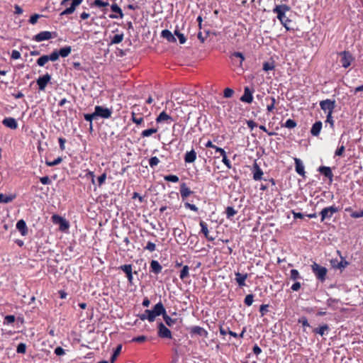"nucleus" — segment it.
I'll return each instance as SVG.
<instances>
[{"label": "nucleus", "mask_w": 363, "mask_h": 363, "mask_svg": "<svg viewBox=\"0 0 363 363\" xmlns=\"http://www.w3.org/2000/svg\"><path fill=\"white\" fill-rule=\"evenodd\" d=\"M320 106L325 113H333L335 107V101L331 99L323 100L320 102Z\"/></svg>", "instance_id": "obj_12"}, {"label": "nucleus", "mask_w": 363, "mask_h": 363, "mask_svg": "<svg viewBox=\"0 0 363 363\" xmlns=\"http://www.w3.org/2000/svg\"><path fill=\"white\" fill-rule=\"evenodd\" d=\"M164 312V307L162 302L157 303L152 310H145V313L138 315L142 320H148L150 322H153L157 316L162 315Z\"/></svg>", "instance_id": "obj_3"}, {"label": "nucleus", "mask_w": 363, "mask_h": 363, "mask_svg": "<svg viewBox=\"0 0 363 363\" xmlns=\"http://www.w3.org/2000/svg\"><path fill=\"white\" fill-rule=\"evenodd\" d=\"M160 162L159 159L157 157H152L149 160V164L151 167H154L155 166L157 165Z\"/></svg>", "instance_id": "obj_63"}, {"label": "nucleus", "mask_w": 363, "mask_h": 363, "mask_svg": "<svg viewBox=\"0 0 363 363\" xmlns=\"http://www.w3.org/2000/svg\"><path fill=\"white\" fill-rule=\"evenodd\" d=\"M96 118L104 119L109 118L111 116L112 109L101 106H96L94 108Z\"/></svg>", "instance_id": "obj_7"}, {"label": "nucleus", "mask_w": 363, "mask_h": 363, "mask_svg": "<svg viewBox=\"0 0 363 363\" xmlns=\"http://www.w3.org/2000/svg\"><path fill=\"white\" fill-rule=\"evenodd\" d=\"M43 16L41 15V14H38V13H34L33 15H31L30 16V18L28 20V22L30 23V24H35L37 22H38V20L40 18V17H43Z\"/></svg>", "instance_id": "obj_50"}, {"label": "nucleus", "mask_w": 363, "mask_h": 363, "mask_svg": "<svg viewBox=\"0 0 363 363\" xmlns=\"http://www.w3.org/2000/svg\"><path fill=\"white\" fill-rule=\"evenodd\" d=\"M121 348H122V345H118L115 348V350H114V351H113V352L111 354V358H110V362L111 363H114L115 362V361L116 360L118 356L119 355V354H120V352L121 351Z\"/></svg>", "instance_id": "obj_36"}, {"label": "nucleus", "mask_w": 363, "mask_h": 363, "mask_svg": "<svg viewBox=\"0 0 363 363\" xmlns=\"http://www.w3.org/2000/svg\"><path fill=\"white\" fill-rule=\"evenodd\" d=\"M230 58L233 63L238 67H242V62L245 60L244 55L240 52H233L231 55Z\"/></svg>", "instance_id": "obj_16"}, {"label": "nucleus", "mask_w": 363, "mask_h": 363, "mask_svg": "<svg viewBox=\"0 0 363 363\" xmlns=\"http://www.w3.org/2000/svg\"><path fill=\"white\" fill-rule=\"evenodd\" d=\"M118 269L122 270L128 278V280L130 284H133V269H132V264H123L118 267Z\"/></svg>", "instance_id": "obj_15"}, {"label": "nucleus", "mask_w": 363, "mask_h": 363, "mask_svg": "<svg viewBox=\"0 0 363 363\" xmlns=\"http://www.w3.org/2000/svg\"><path fill=\"white\" fill-rule=\"evenodd\" d=\"M253 91L248 86L245 87L244 94L240 98V101L247 104H251L253 101Z\"/></svg>", "instance_id": "obj_20"}, {"label": "nucleus", "mask_w": 363, "mask_h": 363, "mask_svg": "<svg viewBox=\"0 0 363 363\" xmlns=\"http://www.w3.org/2000/svg\"><path fill=\"white\" fill-rule=\"evenodd\" d=\"M156 121L157 123L167 122V123L169 124L174 121V119L165 111H162L157 116Z\"/></svg>", "instance_id": "obj_26"}, {"label": "nucleus", "mask_w": 363, "mask_h": 363, "mask_svg": "<svg viewBox=\"0 0 363 363\" xmlns=\"http://www.w3.org/2000/svg\"><path fill=\"white\" fill-rule=\"evenodd\" d=\"M253 298L254 296L252 294H247L244 299V303L247 306H250L253 303Z\"/></svg>", "instance_id": "obj_54"}, {"label": "nucleus", "mask_w": 363, "mask_h": 363, "mask_svg": "<svg viewBox=\"0 0 363 363\" xmlns=\"http://www.w3.org/2000/svg\"><path fill=\"white\" fill-rule=\"evenodd\" d=\"M322 126H323V123L320 121H316L315 123H314L311 129V134L313 136H315V137L318 136L321 131Z\"/></svg>", "instance_id": "obj_27"}, {"label": "nucleus", "mask_w": 363, "mask_h": 363, "mask_svg": "<svg viewBox=\"0 0 363 363\" xmlns=\"http://www.w3.org/2000/svg\"><path fill=\"white\" fill-rule=\"evenodd\" d=\"M337 253L340 255L341 260L338 261L337 259H332L330 261V265L333 269H340L342 272L350 264V263L344 257L342 256L340 250H337Z\"/></svg>", "instance_id": "obj_6"}, {"label": "nucleus", "mask_w": 363, "mask_h": 363, "mask_svg": "<svg viewBox=\"0 0 363 363\" xmlns=\"http://www.w3.org/2000/svg\"><path fill=\"white\" fill-rule=\"evenodd\" d=\"M2 123L6 128H9L12 130H16L18 128V123L16 120L12 117L5 118L2 121Z\"/></svg>", "instance_id": "obj_22"}, {"label": "nucleus", "mask_w": 363, "mask_h": 363, "mask_svg": "<svg viewBox=\"0 0 363 363\" xmlns=\"http://www.w3.org/2000/svg\"><path fill=\"white\" fill-rule=\"evenodd\" d=\"M297 123L293 119H288L285 122L284 125H282L283 127L287 128H294L296 127Z\"/></svg>", "instance_id": "obj_46"}, {"label": "nucleus", "mask_w": 363, "mask_h": 363, "mask_svg": "<svg viewBox=\"0 0 363 363\" xmlns=\"http://www.w3.org/2000/svg\"><path fill=\"white\" fill-rule=\"evenodd\" d=\"M333 113H328L326 116L325 123H328L330 125L331 128L334 127V120L332 116Z\"/></svg>", "instance_id": "obj_62"}, {"label": "nucleus", "mask_w": 363, "mask_h": 363, "mask_svg": "<svg viewBox=\"0 0 363 363\" xmlns=\"http://www.w3.org/2000/svg\"><path fill=\"white\" fill-rule=\"evenodd\" d=\"M144 250H147L150 252H153L156 250V245L155 243L152 242H148L147 245L144 247Z\"/></svg>", "instance_id": "obj_61"}, {"label": "nucleus", "mask_w": 363, "mask_h": 363, "mask_svg": "<svg viewBox=\"0 0 363 363\" xmlns=\"http://www.w3.org/2000/svg\"><path fill=\"white\" fill-rule=\"evenodd\" d=\"M157 130L156 128H149V129L143 130L141 133V136L143 138L149 137V136L152 135L153 133H157Z\"/></svg>", "instance_id": "obj_49"}, {"label": "nucleus", "mask_w": 363, "mask_h": 363, "mask_svg": "<svg viewBox=\"0 0 363 363\" xmlns=\"http://www.w3.org/2000/svg\"><path fill=\"white\" fill-rule=\"evenodd\" d=\"M59 225H60V228L62 230H67L69 227V223L65 218H64V220H62Z\"/></svg>", "instance_id": "obj_64"}, {"label": "nucleus", "mask_w": 363, "mask_h": 363, "mask_svg": "<svg viewBox=\"0 0 363 363\" xmlns=\"http://www.w3.org/2000/svg\"><path fill=\"white\" fill-rule=\"evenodd\" d=\"M196 159V152L194 150L186 152L184 156V162L186 163H193Z\"/></svg>", "instance_id": "obj_30"}, {"label": "nucleus", "mask_w": 363, "mask_h": 363, "mask_svg": "<svg viewBox=\"0 0 363 363\" xmlns=\"http://www.w3.org/2000/svg\"><path fill=\"white\" fill-rule=\"evenodd\" d=\"M238 211L234 209L232 206H228L225 208V213L226 217L228 219H230L232 217H233L235 214H237Z\"/></svg>", "instance_id": "obj_41"}, {"label": "nucleus", "mask_w": 363, "mask_h": 363, "mask_svg": "<svg viewBox=\"0 0 363 363\" xmlns=\"http://www.w3.org/2000/svg\"><path fill=\"white\" fill-rule=\"evenodd\" d=\"M111 11L113 12L119 14L121 18H122L123 16V13L122 9H121V7L118 4H113L111 6Z\"/></svg>", "instance_id": "obj_43"}, {"label": "nucleus", "mask_w": 363, "mask_h": 363, "mask_svg": "<svg viewBox=\"0 0 363 363\" xmlns=\"http://www.w3.org/2000/svg\"><path fill=\"white\" fill-rule=\"evenodd\" d=\"M252 172L253 174L254 180L259 181L262 179L264 173L256 162L252 165Z\"/></svg>", "instance_id": "obj_18"}, {"label": "nucleus", "mask_w": 363, "mask_h": 363, "mask_svg": "<svg viewBox=\"0 0 363 363\" xmlns=\"http://www.w3.org/2000/svg\"><path fill=\"white\" fill-rule=\"evenodd\" d=\"M340 303V299L330 298L327 300V305L329 308L333 310H337L339 308V305Z\"/></svg>", "instance_id": "obj_32"}, {"label": "nucleus", "mask_w": 363, "mask_h": 363, "mask_svg": "<svg viewBox=\"0 0 363 363\" xmlns=\"http://www.w3.org/2000/svg\"><path fill=\"white\" fill-rule=\"evenodd\" d=\"M164 179L167 182H171L174 183L178 182L179 181V177L174 174L166 175L164 176Z\"/></svg>", "instance_id": "obj_48"}, {"label": "nucleus", "mask_w": 363, "mask_h": 363, "mask_svg": "<svg viewBox=\"0 0 363 363\" xmlns=\"http://www.w3.org/2000/svg\"><path fill=\"white\" fill-rule=\"evenodd\" d=\"M338 211L339 208L335 206H331L323 208L320 213V215L321 216V222L324 221L325 219L331 218L333 214Z\"/></svg>", "instance_id": "obj_9"}, {"label": "nucleus", "mask_w": 363, "mask_h": 363, "mask_svg": "<svg viewBox=\"0 0 363 363\" xmlns=\"http://www.w3.org/2000/svg\"><path fill=\"white\" fill-rule=\"evenodd\" d=\"M62 162V157H58L57 158H56L53 161L46 160L45 164L48 167H53V166H55V165H57V164H60Z\"/></svg>", "instance_id": "obj_45"}, {"label": "nucleus", "mask_w": 363, "mask_h": 363, "mask_svg": "<svg viewBox=\"0 0 363 363\" xmlns=\"http://www.w3.org/2000/svg\"><path fill=\"white\" fill-rule=\"evenodd\" d=\"M184 207L187 209H189V210L196 212V213L199 211V208L196 205L190 203L189 202L184 203Z\"/></svg>", "instance_id": "obj_56"}, {"label": "nucleus", "mask_w": 363, "mask_h": 363, "mask_svg": "<svg viewBox=\"0 0 363 363\" xmlns=\"http://www.w3.org/2000/svg\"><path fill=\"white\" fill-rule=\"evenodd\" d=\"M234 94L233 89L230 88H225L223 91V96L225 98H230Z\"/></svg>", "instance_id": "obj_58"}, {"label": "nucleus", "mask_w": 363, "mask_h": 363, "mask_svg": "<svg viewBox=\"0 0 363 363\" xmlns=\"http://www.w3.org/2000/svg\"><path fill=\"white\" fill-rule=\"evenodd\" d=\"M52 220L55 224H60L62 220H64V218L59 215L54 214L52 216Z\"/></svg>", "instance_id": "obj_57"}, {"label": "nucleus", "mask_w": 363, "mask_h": 363, "mask_svg": "<svg viewBox=\"0 0 363 363\" xmlns=\"http://www.w3.org/2000/svg\"><path fill=\"white\" fill-rule=\"evenodd\" d=\"M84 118L86 121H89V123H92V121L96 118L94 112L92 113H84Z\"/></svg>", "instance_id": "obj_60"}, {"label": "nucleus", "mask_w": 363, "mask_h": 363, "mask_svg": "<svg viewBox=\"0 0 363 363\" xmlns=\"http://www.w3.org/2000/svg\"><path fill=\"white\" fill-rule=\"evenodd\" d=\"M162 267L157 260H152L150 262V272L158 274L162 272Z\"/></svg>", "instance_id": "obj_28"}, {"label": "nucleus", "mask_w": 363, "mask_h": 363, "mask_svg": "<svg viewBox=\"0 0 363 363\" xmlns=\"http://www.w3.org/2000/svg\"><path fill=\"white\" fill-rule=\"evenodd\" d=\"M199 225L201 226V232L204 235L206 238L209 241L214 240V238L209 236L208 233V225L203 220H201L199 223Z\"/></svg>", "instance_id": "obj_29"}, {"label": "nucleus", "mask_w": 363, "mask_h": 363, "mask_svg": "<svg viewBox=\"0 0 363 363\" xmlns=\"http://www.w3.org/2000/svg\"><path fill=\"white\" fill-rule=\"evenodd\" d=\"M91 5V6L102 8L108 6V3L102 0H94Z\"/></svg>", "instance_id": "obj_44"}, {"label": "nucleus", "mask_w": 363, "mask_h": 363, "mask_svg": "<svg viewBox=\"0 0 363 363\" xmlns=\"http://www.w3.org/2000/svg\"><path fill=\"white\" fill-rule=\"evenodd\" d=\"M330 331V327L328 324H323L318 328H315L312 330V332L315 335H320L323 336L327 335Z\"/></svg>", "instance_id": "obj_23"}, {"label": "nucleus", "mask_w": 363, "mask_h": 363, "mask_svg": "<svg viewBox=\"0 0 363 363\" xmlns=\"http://www.w3.org/2000/svg\"><path fill=\"white\" fill-rule=\"evenodd\" d=\"M52 79L51 74L49 73H46L43 74V76H40L36 79V84L38 86V91H44L45 90V88L47 85L50 82Z\"/></svg>", "instance_id": "obj_8"}, {"label": "nucleus", "mask_w": 363, "mask_h": 363, "mask_svg": "<svg viewBox=\"0 0 363 363\" xmlns=\"http://www.w3.org/2000/svg\"><path fill=\"white\" fill-rule=\"evenodd\" d=\"M57 35V32L42 31L33 37V40L36 42H42L43 40H48L51 38H56Z\"/></svg>", "instance_id": "obj_10"}, {"label": "nucleus", "mask_w": 363, "mask_h": 363, "mask_svg": "<svg viewBox=\"0 0 363 363\" xmlns=\"http://www.w3.org/2000/svg\"><path fill=\"white\" fill-rule=\"evenodd\" d=\"M339 143L342 144L336 149L335 152V156L342 157L344 155V152L345 150V146L344 145V143L342 142V138L340 139Z\"/></svg>", "instance_id": "obj_37"}, {"label": "nucleus", "mask_w": 363, "mask_h": 363, "mask_svg": "<svg viewBox=\"0 0 363 363\" xmlns=\"http://www.w3.org/2000/svg\"><path fill=\"white\" fill-rule=\"evenodd\" d=\"M311 269L318 280H319L321 282L325 281L328 272V269H326V267L314 262L311 265Z\"/></svg>", "instance_id": "obj_5"}, {"label": "nucleus", "mask_w": 363, "mask_h": 363, "mask_svg": "<svg viewBox=\"0 0 363 363\" xmlns=\"http://www.w3.org/2000/svg\"><path fill=\"white\" fill-rule=\"evenodd\" d=\"M123 40V34H115L113 37L111 38V44H118L121 43Z\"/></svg>", "instance_id": "obj_40"}, {"label": "nucleus", "mask_w": 363, "mask_h": 363, "mask_svg": "<svg viewBox=\"0 0 363 363\" xmlns=\"http://www.w3.org/2000/svg\"><path fill=\"white\" fill-rule=\"evenodd\" d=\"M16 198V195L10 194L7 195L6 194H0V203H8L11 202Z\"/></svg>", "instance_id": "obj_33"}, {"label": "nucleus", "mask_w": 363, "mask_h": 363, "mask_svg": "<svg viewBox=\"0 0 363 363\" xmlns=\"http://www.w3.org/2000/svg\"><path fill=\"white\" fill-rule=\"evenodd\" d=\"M161 36L166 39L169 43H175L176 38L174 35L169 30H163L161 33Z\"/></svg>", "instance_id": "obj_31"}, {"label": "nucleus", "mask_w": 363, "mask_h": 363, "mask_svg": "<svg viewBox=\"0 0 363 363\" xmlns=\"http://www.w3.org/2000/svg\"><path fill=\"white\" fill-rule=\"evenodd\" d=\"M150 113L149 109L145 106H142L141 108H138V114L148 116Z\"/></svg>", "instance_id": "obj_59"}, {"label": "nucleus", "mask_w": 363, "mask_h": 363, "mask_svg": "<svg viewBox=\"0 0 363 363\" xmlns=\"http://www.w3.org/2000/svg\"><path fill=\"white\" fill-rule=\"evenodd\" d=\"M106 177H107V175H106V172H104L102 174H101L99 177H98L97 182H98L99 186H101L105 183Z\"/></svg>", "instance_id": "obj_55"}, {"label": "nucleus", "mask_w": 363, "mask_h": 363, "mask_svg": "<svg viewBox=\"0 0 363 363\" xmlns=\"http://www.w3.org/2000/svg\"><path fill=\"white\" fill-rule=\"evenodd\" d=\"M290 279L293 281L301 279V277L297 269H291L290 271Z\"/></svg>", "instance_id": "obj_47"}, {"label": "nucleus", "mask_w": 363, "mask_h": 363, "mask_svg": "<svg viewBox=\"0 0 363 363\" xmlns=\"http://www.w3.org/2000/svg\"><path fill=\"white\" fill-rule=\"evenodd\" d=\"M174 35L177 36L179 38L180 44H184L186 41V38L184 34L181 33L179 30H176L174 31Z\"/></svg>", "instance_id": "obj_53"}, {"label": "nucleus", "mask_w": 363, "mask_h": 363, "mask_svg": "<svg viewBox=\"0 0 363 363\" xmlns=\"http://www.w3.org/2000/svg\"><path fill=\"white\" fill-rule=\"evenodd\" d=\"M157 335L160 338L172 339V332L162 322L157 325Z\"/></svg>", "instance_id": "obj_13"}, {"label": "nucleus", "mask_w": 363, "mask_h": 363, "mask_svg": "<svg viewBox=\"0 0 363 363\" xmlns=\"http://www.w3.org/2000/svg\"><path fill=\"white\" fill-rule=\"evenodd\" d=\"M275 66L274 62H264L263 64V70L265 72L273 70Z\"/></svg>", "instance_id": "obj_52"}, {"label": "nucleus", "mask_w": 363, "mask_h": 363, "mask_svg": "<svg viewBox=\"0 0 363 363\" xmlns=\"http://www.w3.org/2000/svg\"><path fill=\"white\" fill-rule=\"evenodd\" d=\"M189 333L191 336L196 335H199L201 337H203L206 338L208 337V331L206 330H205L203 328L199 326V325H196V326H193V327L190 328Z\"/></svg>", "instance_id": "obj_14"}, {"label": "nucleus", "mask_w": 363, "mask_h": 363, "mask_svg": "<svg viewBox=\"0 0 363 363\" xmlns=\"http://www.w3.org/2000/svg\"><path fill=\"white\" fill-rule=\"evenodd\" d=\"M318 171L323 175H324L325 177L330 179V182L333 181V173L332 172V169L329 167L326 166H320L318 169Z\"/></svg>", "instance_id": "obj_24"}, {"label": "nucleus", "mask_w": 363, "mask_h": 363, "mask_svg": "<svg viewBox=\"0 0 363 363\" xmlns=\"http://www.w3.org/2000/svg\"><path fill=\"white\" fill-rule=\"evenodd\" d=\"M235 280L240 287H243L246 286L245 281L248 277L247 273L242 274L239 272H235Z\"/></svg>", "instance_id": "obj_19"}, {"label": "nucleus", "mask_w": 363, "mask_h": 363, "mask_svg": "<svg viewBox=\"0 0 363 363\" xmlns=\"http://www.w3.org/2000/svg\"><path fill=\"white\" fill-rule=\"evenodd\" d=\"M16 228L21 233V235L26 236L28 233V227L24 220L21 219L16 223Z\"/></svg>", "instance_id": "obj_25"}, {"label": "nucleus", "mask_w": 363, "mask_h": 363, "mask_svg": "<svg viewBox=\"0 0 363 363\" xmlns=\"http://www.w3.org/2000/svg\"><path fill=\"white\" fill-rule=\"evenodd\" d=\"M26 345L23 342H21L16 347V352L18 354H25L26 352Z\"/></svg>", "instance_id": "obj_51"}, {"label": "nucleus", "mask_w": 363, "mask_h": 363, "mask_svg": "<svg viewBox=\"0 0 363 363\" xmlns=\"http://www.w3.org/2000/svg\"><path fill=\"white\" fill-rule=\"evenodd\" d=\"M72 52V47L69 45L65 46L59 50L55 49L50 55H44L40 56L36 61L39 67H44L49 61L55 62L59 60L60 57H67Z\"/></svg>", "instance_id": "obj_1"}, {"label": "nucleus", "mask_w": 363, "mask_h": 363, "mask_svg": "<svg viewBox=\"0 0 363 363\" xmlns=\"http://www.w3.org/2000/svg\"><path fill=\"white\" fill-rule=\"evenodd\" d=\"M82 1L83 0H62L60 6H65L66 9L60 13V16H63L72 14Z\"/></svg>", "instance_id": "obj_4"}, {"label": "nucleus", "mask_w": 363, "mask_h": 363, "mask_svg": "<svg viewBox=\"0 0 363 363\" xmlns=\"http://www.w3.org/2000/svg\"><path fill=\"white\" fill-rule=\"evenodd\" d=\"M345 211L351 212L350 216L353 218H359L363 217V209L359 211H352L350 207L346 208Z\"/></svg>", "instance_id": "obj_38"}, {"label": "nucleus", "mask_w": 363, "mask_h": 363, "mask_svg": "<svg viewBox=\"0 0 363 363\" xmlns=\"http://www.w3.org/2000/svg\"><path fill=\"white\" fill-rule=\"evenodd\" d=\"M144 89H145V92L147 94V97H142L141 99H143L145 104H150L153 101L152 97L150 94V92L151 91V87H150V86L147 85L144 87Z\"/></svg>", "instance_id": "obj_34"}, {"label": "nucleus", "mask_w": 363, "mask_h": 363, "mask_svg": "<svg viewBox=\"0 0 363 363\" xmlns=\"http://www.w3.org/2000/svg\"><path fill=\"white\" fill-rule=\"evenodd\" d=\"M290 6L286 4H281L277 5L272 10L273 13L277 15V18L281 23V25L287 30H294L291 28L289 26V23L291 22V20L286 16V13L290 11Z\"/></svg>", "instance_id": "obj_2"}, {"label": "nucleus", "mask_w": 363, "mask_h": 363, "mask_svg": "<svg viewBox=\"0 0 363 363\" xmlns=\"http://www.w3.org/2000/svg\"><path fill=\"white\" fill-rule=\"evenodd\" d=\"M341 56L340 63L344 68L349 67L354 60L352 55L349 51H342L340 53Z\"/></svg>", "instance_id": "obj_11"}, {"label": "nucleus", "mask_w": 363, "mask_h": 363, "mask_svg": "<svg viewBox=\"0 0 363 363\" xmlns=\"http://www.w3.org/2000/svg\"><path fill=\"white\" fill-rule=\"evenodd\" d=\"M180 194L182 199L184 201L189 196L194 194V191L190 189L186 185V183H182L180 185L179 189Z\"/></svg>", "instance_id": "obj_17"}, {"label": "nucleus", "mask_w": 363, "mask_h": 363, "mask_svg": "<svg viewBox=\"0 0 363 363\" xmlns=\"http://www.w3.org/2000/svg\"><path fill=\"white\" fill-rule=\"evenodd\" d=\"M266 101H270L271 103L267 106V110L268 112H272L275 108L276 99L274 97H267Z\"/></svg>", "instance_id": "obj_39"}, {"label": "nucleus", "mask_w": 363, "mask_h": 363, "mask_svg": "<svg viewBox=\"0 0 363 363\" xmlns=\"http://www.w3.org/2000/svg\"><path fill=\"white\" fill-rule=\"evenodd\" d=\"M294 162L295 170L297 172V174L303 177V178L306 177V172L304 170V166L302 161L299 158L295 157Z\"/></svg>", "instance_id": "obj_21"}, {"label": "nucleus", "mask_w": 363, "mask_h": 363, "mask_svg": "<svg viewBox=\"0 0 363 363\" xmlns=\"http://www.w3.org/2000/svg\"><path fill=\"white\" fill-rule=\"evenodd\" d=\"M163 319L165 323L169 326L172 327L176 322L177 319H172L170 316L167 314L166 310L164 309V312L162 313Z\"/></svg>", "instance_id": "obj_35"}, {"label": "nucleus", "mask_w": 363, "mask_h": 363, "mask_svg": "<svg viewBox=\"0 0 363 363\" xmlns=\"http://www.w3.org/2000/svg\"><path fill=\"white\" fill-rule=\"evenodd\" d=\"M189 267L187 265L183 267L182 269L180 272L179 277L181 279L184 280L187 278L189 275Z\"/></svg>", "instance_id": "obj_42"}]
</instances>
